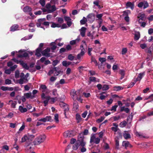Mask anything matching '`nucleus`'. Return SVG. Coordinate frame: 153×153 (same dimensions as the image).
Segmentation results:
<instances>
[{"instance_id":"f257e3e1","label":"nucleus","mask_w":153,"mask_h":153,"mask_svg":"<svg viewBox=\"0 0 153 153\" xmlns=\"http://www.w3.org/2000/svg\"><path fill=\"white\" fill-rule=\"evenodd\" d=\"M35 137V136L33 134H28L25 135L22 138L21 142V143L26 142L25 146L27 150H30L31 149L32 145H31V143Z\"/></svg>"},{"instance_id":"f03ea898","label":"nucleus","mask_w":153,"mask_h":153,"mask_svg":"<svg viewBox=\"0 0 153 153\" xmlns=\"http://www.w3.org/2000/svg\"><path fill=\"white\" fill-rule=\"evenodd\" d=\"M81 90H79L76 91L75 89H72L70 92V95L74 100H76L78 97H81Z\"/></svg>"},{"instance_id":"7ed1b4c3","label":"nucleus","mask_w":153,"mask_h":153,"mask_svg":"<svg viewBox=\"0 0 153 153\" xmlns=\"http://www.w3.org/2000/svg\"><path fill=\"white\" fill-rule=\"evenodd\" d=\"M46 136L44 134L40 135L36 137L34 140L33 143L35 145H39L43 143L45 140Z\"/></svg>"},{"instance_id":"20e7f679","label":"nucleus","mask_w":153,"mask_h":153,"mask_svg":"<svg viewBox=\"0 0 153 153\" xmlns=\"http://www.w3.org/2000/svg\"><path fill=\"white\" fill-rule=\"evenodd\" d=\"M148 56L147 58V61L151 60L152 59L153 57V47L151 46L149 48L148 50Z\"/></svg>"},{"instance_id":"39448f33","label":"nucleus","mask_w":153,"mask_h":153,"mask_svg":"<svg viewBox=\"0 0 153 153\" xmlns=\"http://www.w3.org/2000/svg\"><path fill=\"white\" fill-rule=\"evenodd\" d=\"M80 52L85 54L87 51V44L85 41L83 40L80 46Z\"/></svg>"},{"instance_id":"423d86ee","label":"nucleus","mask_w":153,"mask_h":153,"mask_svg":"<svg viewBox=\"0 0 153 153\" xmlns=\"http://www.w3.org/2000/svg\"><path fill=\"white\" fill-rule=\"evenodd\" d=\"M41 97L42 100H44L43 102L44 104V106H46L48 104L49 100L50 99V97L49 96H46L45 94L43 93L42 94Z\"/></svg>"},{"instance_id":"0eeeda50","label":"nucleus","mask_w":153,"mask_h":153,"mask_svg":"<svg viewBox=\"0 0 153 153\" xmlns=\"http://www.w3.org/2000/svg\"><path fill=\"white\" fill-rule=\"evenodd\" d=\"M137 6L140 8H141L143 6V9H145L149 7V5L146 1H143L139 3Z\"/></svg>"},{"instance_id":"6e6552de","label":"nucleus","mask_w":153,"mask_h":153,"mask_svg":"<svg viewBox=\"0 0 153 153\" xmlns=\"http://www.w3.org/2000/svg\"><path fill=\"white\" fill-rule=\"evenodd\" d=\"M131 13V12L129 10H126L123 12V15L125 16L124 19L127 22H129V18L128 15Z\"/></svg>"},{"instance_id":"1a4fd4ad","label":"nucleus","mask_w":153,"mask_h":153,"mask_svg":"<svg viewBox=\"0 0 153 153\" xmlns=\"http://www.w3.org/2000/svg\"><path fill=\"white\" fill-rule=\"evenodd\" d=\"M50 48H48L42 52L43 56L48 57L50 56L49 52L50 51Z\"/></svg>"},{"instance_id":"9d476101","label":"nucleus","mask_w":153,"mask_h":153,"mask_svg":"<svg viewBox=\"0 0 153 153\" xmlns=\"http://www.w3.org/2000/svg\"><path fill=\"white\" fill-rule=\"evenodd\" d=\"M39 121L43 122H51L53 121V120L51 116H47L45 117L39 119Z\"/></svg>"},{"instance_id":"9b49d317","label":"nucleus","mask_w":153,"mask_h":153,"mask_svg":"<svg viewBox=\"0 0 153 153\" xmlns=\"http://www.w3.org/2000/svg\"><path fill=\"white\" fill-rule=\"evenodd\" d=\"M74 135L73 132L71 131H66L64 134V136L65 137L69 138Z\"/></svg>"},{"instance_id":"f8f14e48","label":"nucleus","mask_w":153,"mask_h":153,"mask_svg":"<svg viewBox=\"0 0 153 153\" xmlns=\"http://www.w3.org/2000/svg\"><path fill=\"white\" fill-rule=\"evenodd\" d=\"M25 50H20L19 51V52L20 53L22 52H24L23 53H21L19 54L18 55V57L21 58L22 57H27L28 56V55L27 53L26 52H25Z\"/></svg>"},{"instance_id":"ddd939ff","label":"nucleus","mask_w":153,"mask_h":153,"mask_svg":"<svg viewBox=\"0 0 153 153\" xmlns=\"http://www.w3.org/2000/svg\"><path fill=\"white\" fill-rule=\"evenodd\" d=\"M87 18L88 20L91 23L94 20L95 16L94 14L91 13L88 15Z\"/></svg>"},{"instance_id":"4468645a","label":"nucleus","mask_w":153,"mask_h":153,"mask_svg":"<svg viewBox=\"0 0 153 153\" xmlns=\"http://www.w3.org/2000/svg\"><path fill=\"white\" fill-rule=\"evenodd\" d=\"M145 72H143L139 73L138 74L137 77L136 79L135 80V82H136L137 81H139L140 82L141 79L145 76Z\"/></svg>"},{"instance_id":"2eb2a0df","label":"nucleus","mask_w":153,"mask_h":153,"mask_svg":"<svg viewBox=\"0 0 153 153\" xmlns=\"http://www.w3.org/2000/svg\"><path fill=\"white\" fill-rule=\"evenodd\" d=\"M81 140H78L77 141V144L79 145V146H81L82 147H84L85 145V143L83 141V137H80Z\"/></svg>"},{"instance_id":"dca6fc26","label":"nucleus","mask_w":153,"mask_h":153,"mask_svg":"<svg viewBox=\"0 0 153 153\" xmlns=\"http://www.w3.org/2000/svg\"><path fill=\"white\" fill-rule=\"evenodd\" d=\"M112 125L113 126L111 128V130L116 133L119 130L118 128V125L115 123H113Z\"/></svg>"},{"instance_id":"f3484780","label":"nucleus","mask_w":153,"mask_h":153,"mask_svg":"<svg viewBox=\"0 0 153 153\" xmlns=\"http://www.w3.org/2000/svg\"><path fill=\"white\" fill-rule=\"evenodd\" d=\"M65 20L67 22V25L69 27L72 24L71 21V19L68 16H65L64 17Z\"/></svg>"},{"instance_id":"a211bd4d","label":"nucleus","mask_w":153,"mask_h":153,"mask_svg":"<svg viewBox=\"0 0 153 153\" xmlns=\"http://www.w3.org/2000/svg\"><path fill=\"white\" fill-rule=\"evenodd\" d=\"M126 8H130L131 10H133L134 7V2H128L126 4Z\"/></svg>"},{"instance_id":"6ab92c4d","label":"nucleus","mask_w":153,"mask_h":153,"mask_svg":"<svg viewBox=\"0 0 153 153\" xmlns=\"http://www.w3.org/2000/svg\"><path fill=\"white\" fill-rule=\"evenodd\" d=\"M122 145L123 146H124L126 149L128 147L130 148L132 147V146L127 141H123L122 143Z\"/></svg>"},{"instance_id":"aec40b11","label":"nucleus","mask_w":153,"mask_h":153,"mask_svg":"<svg viewBox=\"0 0 153 153\" xmlns=\"http://www.w3.org/2000/svg\"><path fill=\"white\" fill-rule=\"evenodd\" d=\"M19 25L15 24L12 25L10 28V30L11 31H14L19 30Z\"/></svg>"},{"instance_id":"412c9836","label":"nucleus","mask_w":153,"mask_h":153,"mask_svg":"<svg viewBox=\"0 0 153 153\" xmlns=\"http://www.w3.org/2000/svg\"><path fill=\"white\" fill-rule=\"evenodd\" d=\"M123 136L126 139L130 137V135L128 131H125L123 133Z\"/></svg>"},{"instance_id":"4be33fe9","label":"nucleus","mask_w":153,"mask_h":153,"mask_svg":"<svg viewBox=\"0 0 153 153\" xmlns=\"http://www.w3.org/2000/svg\"><path fill=\"white\" fill-rule=\"evenodd\" d=\"M86 30V28L84 27H82L79 30L80 34L81 36L83 37L85 36V34Z\"/></svg>"},{"instance_id":"5701e85b","label":"nucleus","mask_w":153,"mask_h":153,"mask_svg":"<svg viewBox=\"0 0 153 153\" xmlns=\"http://www.w3.org/2000/svg\"><path fill=\"white\" fill-rule=\"evenodd\" d=\"M56 43L55 42H52L50 44V46H52L51 48V49L52 50V52H54V51L56 49L57 47V46H56Z\"/></svg>"},{"instance_id":"b1692460","label":"nucleus","mask_w":153,"mask_h":153,"mask_svg":"<svg viewBox=\"0 0 153 153\" xmlns=\"http://www.w3.org/2000/svg\"><path fill=\"white\" fill-rule=\"evenodd\" d=\"M32 10V8L29 6H26L23 8V11L26 13L30 12Z\"/></svg>"},{"instance_id":"393cba45","label":"nucleus","mask_w":153,"mask_h":153,"mask_svg":"<svg viewBox=\"0 0 153 153\" xmlns=\"http://www.w3.org/2000/svg\"><path fill=\"white\" fill-rule=\"evenodd\" d=\"M89 80L91 82H100L99 79H97L94 77H90L89 78Z\"/></svg>"},{"instance_id":"a878e982","label":"nucleus","mask_w":153,"mask_h":153,"mask_svg":"<svg viewBox=\"0 0 153 153\" xmlns=\"http://www.w3.org/2000/svg\"><path fill=\"white\" fill-rule=\"evenodd\" d=\"M41 53H42L41 49L40 48H38L36 51L35 55L37 57H40L41 56Z\"/></svg>"},{"instance_id":"bb28decb","label":"nucleus","mask_w":153,"mask_h":153,"mask_svg":"<svg viewBox=\"0 0 153 153\" xmlns=\"http://www.w3.org/2000/svg\"><path fill=\"white\" fill-rule=\"evenodd\" d=\"M103 16V14L102 13L97 14L96 15V17L97 18L96 19L99 21H103L102 19Z\"/></svg>"},{"instance_id":"cd10ccee","label":"nucleus","mask_w":153,"mask_h":153,"mask_svg":"<svg viewBox=\"0 0 153 153\" xmlns=\"http://www.w3.org/2000/svg\"><path fill=\"white\" fill-rule=\"evenodd\" d=\"M40 88L42 92V94L44 93L45 94V91L47 88V87L46 85H40Z\"/></svg>"},{"instance_id":"c85d7f7f","label":"nucleus","mask_w":153,"mask_h":153,"mask_svg":"<svg viewBox=\"0 0 153 153\" xmlns=\"http://www.w3.org/2000/svg\"><path fill=\"white\" fill-rule=\"evenodd\" d=\"M80 38L79 37L76 39L75 40H73L70 42V44L71 45H74L76 44V43L80 41Z\"/></svg>"},{"instance_id":"c756f323","label":"nucleus","mask_w":153,"mask_h":153,"mask_svg":"<svg viewBox=\"0 0 153 153\" xmlns=\"http://www.w3.org/2000/svg\"><path fill=\"white\" fill-rule=\"evenodd\" d=\"M19 111L22 113L25 112L27 111L26 108H23L22 106H19Z\"/></svg>"},{"instance_id":"7c9ffc66","label":"nucleus","mask_w":153,"mask_h":153,"mask_svg":"<svg viewBox=\"0 0 153 153\" xmlns=\"http://www.w3.org/2000/svg\"><path fill=\"white\" fill-rule=\"evenodd\" d=\"M20 64L22 65L23 68L26 69L27 70L29 68V67L27 65V64L24 62L22 61L21 62Z\"/></svg>"},{"instance_id":"2f4dec72","label":"nucleus","mask_w":153,"mask_h":153,"mask_svg":"<svg viewBox=\"0 0 153 153\" xmlns=\"http://www.w3.org/2000/svg\"><path fill=\"white\" fill-rule=\"evenodd\" d=\"M33 36V35H32V34H30V35H29L27 36H25L24 37L22 38L21 39V40L25 41V40H28V39H31L32 37Z\"/></svg>"},{"instance_id":"473e14b6","label":"nucleus","mask_w":153,"mask_h":153,"mask_svg":"<svg viewBox=\"0 0 153 153\" xmlns=\"http://www.w3.org/2000/svg\"><path fill=\"white\" fill-rule=\"evenodd\" d=\"M124 111L126 113H128L129 111V109L128 108H125L124 106L121 107L120 111Z\"/></svg>"},{"instance_id":"72a5a7b5","label":"nucleus","mask_w":153,"mask_h":153,"mask_svg":"<svg viewBox=\"0 0 153 153\" xmlns=\"http://www.w3.org/2000/svg\"><path fill=\"white\" fill-rule=\"evenodd\" d=\"M140 36V33L139 32H136L134 34V39L135 40H138L139 39Z\"/></svg>"},{"instance_id":"f704fd0d","label":"nucleus","mask_w":153,"mask_h":153,"mask_svg":"<svg viewBox=\"0 0 153 153\" xmlns=\"http://www.w3.org/2000/svg\"><path fill=\"white\" fill-rule=\"evenodd\" d=\"M24 96L27 99L30 98H32L34 97V96L31 95V93H25L24 94Z\"/></svg>"},{"instance_id":"c9c22d12","label":"nucleus","mask_w":153,"mask_h":153,"mask_svg":"<svg viewBox=\"0 0 153 153\" xmlns=\"http://www.w3.org/2000/svg\"><path fill=\"white\" fill-rule=\"evenodd\" d=\"M84 54V53L80 52L77 55L76 59L80 61L82 57Z\"/></svg>"},{"instance_id":"e433bc0d","label":"nucleus","mask_w":153,"mask_h":153,"mask_svg":"<svg viewBox=\"0 0 153 153\" xmlns=\"http://www.w3.org/2000/svg\"><path fill=\"white\" fill-rule=\"evenodd\" d=\"M71 63L70 62H67L66 61H64L62 62V64L63 66L65 67H67L70 65Z\"/></svg>"},{"instance_id":"4c0bfd02","label":"nucleus","mask_w":153,"mask_h":153,"mask_svg":"<svg viewBox=\"0 0 153 153\" xmlns=\"http://www.w3.org/2000/svg\"><path fill=\"white\" fill-rule=\"evenodd\" d=\"M76 118L78 123H79L81 120L82 118L81 116L78 114H76Z\"/></svg>"},{"instance_id":"58836bf2","label":"nucleus","mask_w":153,"mask_h":153,"mask_svg":"<svg viewBox=\"0 0 153 153\" xmlns=\"http://www.w3.org/2000/svg\"><path fill=\"white\" fill-rule=\"evenodd\" d=\"M5 149L7 151L9 150L8 146L7 145H5L3 146L2 149L1 150L0 153H3L4 152V150Z\"/></svg>"},{"instance_id":"ea45409f","label":"nucleus","mask_w":153,"mask_h":153,"mask_svg":"<svg viewBox=\"0 0 153 153\" xmlns=\"http://www.w3.org/2000/svg\"><path fill=\"white\" fill-rule=\"evenodd\" d=\"M127 123L125 121H123L121 122L119 124V126L120 127L123 128L126 125Z\"/></svg>"},{"instance_id":"a19ab883","label":"nucleus","mask_w":153,"mask_h":153,"mask_svg":"<svg viewBox=\"0 0 153 153\" xmlns=\"http://www.w3.org/2000/svg\"><path fill=\"white\" fill-rule=\"evenodd\" d=\"M87 19L85 17H83L82 19L80 21V24L81 25H84L85 24L87 21Z\"/></svg>"},{"instance_id":"79ce46f5","label":"nucleus","mask_w":153,"mask_h":153,"mask_svg":"<svg viewBox=\"0 0 153 153\" xmlns=\"http://www.w3.org/2000/svg\"><path fill=\"white\" fill-rule=\"evenodd\" d=\"M54 120L56 123H58L59 122V115L57 114H56L54 115Z\"/></svg>"},{"instance_id":"37998d69","label":"nucleus","mask_w":153,"mask_h":153,"mask_svg":"<svg viewBox=\"0 0 153 153\" xmlns=\"http://www.w3.org/2000/svg\"><path fill=\"white\" fill-rule=\"evenodd\" d=\"M61 25L58 24H56L54 23H52V25L51 26V27L53 28H55L56 27H61Z\"/></svg>"},{"instance_id":"c03bdc74","label":"nucleus","mask_w":153,"mask_h":153,"mask_svg":"<svg viewBox=\"0 0 153 153\" xmlns=\"http://www.w3.org/2000/svg\"><path fill=\"white\" fill-rule=\"evenodd\" d=\"M9 102H11V107L14 108H15L16 105V102L13 101L12 100H10L9 101Z\"/></svg>"},{"instance_id":"a18cd8bd","label":"nucleus","mask_w":153,"mask_h":153,"mask_svg":"<svg viewBox=\"0 0 153 153\" xmlns=\"http://www.w3.org/2000/svg\"><path fill=\"white\" fill-rule=\"evenodd\" d=\"M135 134L137 136H138L140 138H142L144 137L143 134L140 132H136Z\"/></svg>"},{"instance_id":"49530a36","label":"nucleus","mask_w":153,"mask_h":153,"mask_svg":"<svg viewBox=\"0 0 153 153\" xmlns=\"http://www.w3.org/2000/svg\"><path fill=\"white\" fill-rule=\"evenodd\" d=\"M43 114V112L42 111L39 113H32V114L34 117H39L41 115H42Z\"/></svg>"},{"instance_id":"de8ad7c7","label":"nucleus","mask_w":153,"mask_h":153,"mask_svg":"<svg viewBox=\"0 0 153 153\" xmlns=\"http://www.w3.org/2000/svg\"><path fill=\"white\" fill-rule=\"evenodd\" d=\"M96 138V137L94 134L93 135H91V137L90 140V143H91L93 142H94V140H95Z\"/></svg>"},{"instance_id":"09e8293b","label":"nucleus","mask_w":153,"mask_h":153,"mask_svg":"<svg viewBox=\"0 0 153 153\" xmlns=\"http://www.w3.org/2000/svg\"><path fill=\"white\" fill-rule=\"evenodd\" d=\"M25 128V125L23 123L22 126L19 129V130L18 131V133H19L20 132H21Z\"/></svg>"},{"instance_id":"8fccbe9b","label":"nucleus","mask_w":153,"mask_h":153,"mask_svg":"<svg viewBox=\"0 0 153 153\" xmlns=\"http://www.w3.org/2000/svg\"><path fill=\"white\" fill-rule=\"evenodd\" d=\"M120 74L121 75V76L120 78V79H122L124 77L125 74V71L123 70H120Z\"/></svg>"},{"instance_id":"3c124183","label":"nucleus","mask_w":153,"mask_h":153,"mask_svg":"<svg viewBox=\"0 0 153 153\" xmlns=\"http://www.w3.org/2000/svg\"><path fill=\"white\" fill-rule=\"evenodd\" d=\"M45 20L46 19L45 18L39 19L38 20V22H39L42 25H43V23Z\"/></svg>"},{"instance_id":"603ef678","label":"nucleus","mask_w":153,"mask_h":153,"mask_svg":"<svg viewBox=\"0 0 153 153\" xmlns=\"http://www.w3.org/2000/svg\"><path fill=\"white\" fill-rule=\"evenodd\" d=\"M79 146L78 144H77V141L75 143L73 146V149L74 150H77Z\"/></svg>"},{"instance_id":"864d4df0","label":"nucleus","mask_w":153,"mask_h":153,"mask_svg":"<svg viewBox=\"0 0 153 153\" xmlns=\"http://www.w3.org/2000/svg\"><path fill=\"white\" fill-rule=\"evenodd\" d=\"M52 94L53 96H56V97L58 96V94L57 93V90L56 89L53 90Z\"/></svg>"},{"instance_id":"5fc2aeb1","label":"nucleus","mask_w":153,"mask_h":153,"mask_svg":"<svg viewBox=\"0 0 153 153\" xmlns=\"http://www.w3.org/2000/svg\"><path fill=\"white\" fill-rule=\"evenodd\" d=\"M19 72L18 70H16L15 72V77L17 79L19 78Z\"/></svg>"},{"instance_id":"6e6d98bb","label":"nucleus","mask_w":153,"mask_h":153,"mask_svg":"<svg viewBox=\"0 0 153 153\" xmlns=\"http://www.w3.org/2000/svg\"><path fill=\"white\" fill-rule=\"evenodd\" d=\"M13 149L16 150L17 152H19V146L17 144H14L13 146Z\"/></svg>"},{"instance_id":"4d7b16f0","label":"nucleus","mask_w":153,"mask_h":153,"mask_svg":"<svg viewBox=\"0 0 153 153\" xmlns=\"http://www.w3.org/2000/svg\"><path fill=\"white\" fill-rule=\"evenodd\" d=\"M105 119L104 117H102L98 119L96 122L97 123H99L102 122Z\"/></svg>"},{"instance_id":"13d9d810","label":"nucleus","mask_w":153,"mask_h":153,"mask_svg":"<svg viewBox=\"0 0 153 153\" xmlns=\"http://www.w3.org/2000/svg\"><path fill=\"white\" fill-rule=\"evenodd\" d=\"M103 91H106L109 89L108 86L107 85H103L102 88Z\"/></svg>"},{"instance_id":"bf43d9fd","label":"nucleus","mask_w":153,"mask_h":153,"mask_svg":"<svg viewBox=\"0 0 153 153\" xmlns=\"http://www.w3.org/2000/svg\"><path fill=\"white\" fill-rule=\"evenodd\" d=\"M39 3L42 7H44L45 5V0H40Z\"/></svg>"},{"instance_id":"052dcab7","label":"nucleus","mask_w":153,"mask_h":153,"mask_svg":"<svg viewBox=\"0 0 153 153\" xmlns=\"http://www.w3.org/2000/svg\"><path fill=\"white\" fill-rule=\"evenodd\" d=\"M51 8V9L50 10V12H53L55 11L56 10V8L55 5L52 6Z\"/></svg>"},{"instance_id":"680f3d73","label":"nucleus","mask_w":153,"mask_h":153,"mask_svg":"<svg viewBox=\"0 0 153 153\" xmlns=\"http://www.w3.org/2000/svg\"><path fill=\"white\" fill-rule=\"evenodd\" d=\"M11 81L8 79H7L5 80V83L6 85H9L11 83Z\"/></svg>"},{"instance_id":"e2e57ef3","label":"nucleus","mask_w":153,"mask_h":153,"mask_svg":"<svg viewBox=\"0 0 153 153\" xmlns=\"http://www.w3.org/2000/svg\"><path fill=\"white\" fill-rule=\"evenodd\" d=\"M74 58V56L72 54H70L68 55V59L71 61L73 60Z\"/></svg>"},{"instance_id":"0e129e2a","label":"nucleus","mask_w":153,"mask_h":153,"mask_svg":"<svg viewBox=\"0 0 153 153\" xmlns=\"http://www.w3.org/2000/svg\"><path fill=\"white\" fill-rule=\"evenodd\" d=\"M56 68H55L52 70H50L48 73V74L49 75H51V74H53L54 71L56 70Z\"/></svg>"},{"instance_id":"69168bd1","label":"nucleus","mask_w":153,"mask_h":153,"mask_svg":"<svg viewBox=\"0 0 153 153\" xmlns=\"http://www.w3.org/2000/svg\"><path fill=\"white\" fill-rule=\"evenodd\" d=\"M123 89V88L120 86L115 87L114 88V90L117 91Z\"/></svg>"},{"instance_id":"338daca9","label":"nucleus","mask_w":153,"mask_h":153,"mask_svg":"<svg viewBox=\"0 0 153 153\" xmlns=\"http://www.w3.org/2000/svg\"><path fill=\"white\" fill-rule=\"evenodd\" d=\"M99 60L102 64L106 61V59L105 58H100L99 59Z\"/></svg>"},{"instance_id":"774afa93","label":"nucleus","mask_w":153,"mask_h":153,"mask_svg":"<svg viewBox=\"0 0 153 153\" xmlns=\"http://www.w3.org/2000/svg\"><path fill=\"white\" fill-rule=\"evenodd\" d=\"M36 25L37 27H40L41 28H42L44 30H45V28L42 26V25L39 22H37L36 24Z\"/></svg>"}]
</instances>
